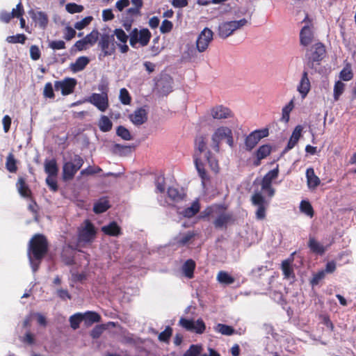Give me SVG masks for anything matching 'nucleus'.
Segmentation results:
<instances>
[{
    "label": "nucleus",
    "mask_w": 356,
    "mask_h": 356,
    "mask_svg": "<svg viewBox=\"0 0 356 356\" xmlns=\"http://www.w3.org/2000/svg\"><path fill=\"white\" fill-rule=\"evenodd\" d=\"M111 207L108 200L105 198H100L93 206V211L97 213H102Z\"/></svg>",
    "instance_id": "30"
},
{
    "label": "nucleus",
    "mask_w": 356,
    "mask_h": 356,
    "mask_svg": "<svg viewBox=\"0 0 356 356\" xmlns=\"http://www.w3.org/2000/svg\"><path fill=\"white\" fill-rule=\"evenodd\" d=\"M202 351V346L199 345H191L184 353L183 356H199Z\"/></svg>",
    "instance_id": "54"
},
{
    "label": "nucleus",
    "mask_w": 356,
    "mask_h": 356,
    "mask_svg": "<svg viewBox=\"0 0 356 356\" xmlns=\"http://www.w3.org/2000/svg\"><path fill=\"white\" fill-rule=\"evenodd\" d=\"M211 114L214 119L217 120L232 117V113L230 109L222 105L212 108L211 110Z\"/></svg>",
    "instance_id": "19"
},
{
    "label": "nucleus",
    "mask_w": 356,
    "mask_h": 356,
    "mask_svg": "<svg viewBox=\"0 0 356 356\" xmlns=\"http://www.w3.org/2000/svg\"><path fill=\"white\" fill-rule=\"evenodd\" d=\"M302 22H305L307 24L302 28L300 32V43L304 47H307L313 41V25L312 21L309 19L308 15L305 16Z\"/></svg>",
    "instance_id": "11"
},
{
    "label": "nucleus",
    "mask_w": 356,
    "mask_h": 356,
    "mask_svg": "<svg viewBox=\"0 0 356 356\" xmlns=\"http://www.w3.org/2000/svg\"><path fill=\"white\" fill-rule=\"evenodd\" d=\"M300 210L307 216L312 218L314 215V209L311 203L307 200H302L300 204Z\"/></svg>",
    "instance_id": "39"
},
{
    "label": "nucleus",
    "mask_w": 356,
    "mask_h": 356,
    "mask_svg": "<svg viewBox=\"0 0 356 356\" xmlns=\"http://www.w3.org/2000/svg\"><path fill=\"white\" fill-rule=\"evenodd\" d=\"M116 134L118 136L125 140H130L132 138L129 131L122 125L118 127Z\"/></svg>",
    "instance_id": "49"
},
{
    "label": "nucleus",
    "mask_w": 356,
    "mask_h": 356,
    "mask_svg": "<svg viewBox=\"0 0 356 356\" xmlns=\"http://www.w3.org/2000/svg\"><path fill=\"white\" fill-rule=\"evenodd\" d=\"M215 217L213 225L216 229H227L236 221L235 215L228 211V205L225 203L213 204L207 207L202 213V218Z\"/></svg>",
    "instance_id": "1"
},
{
    "label": "nucleus",
    "mask_w": 356,
    "mask_h": 356,
    "mask_svg": "<svg viewBox=\"0 0 356 356\" xmlns=\"http://www.w3.org/2000/svg\"><path fill=\"white\" fill-rule=\"evenodd\" d=\"M195 234L191 232H188L185 234H180L175 238L176 243L180 246L185 245L194 237Z\"/></svg>",
    "instance_id": "40"
},
{
    "label": "nucleus",
    "mask_w": 356,
    "mask_h": 356,
    "mask_svg": "<svg viewBox=\"0 0 356 356\" xmlns=\"http://www.w3.org/2000/svg\"><path fill=\"white\" fill-rule=\"evenodd\" d=\"M131 122L136 126H140L147 120V112L144 108H138L129 116Z\"/></svg>",
    "instance_id": "17"
},
{
    "label": "nucleus",
    "mask_w": 356,
    "mask_h": 356,
    "mask_svg": "<svg viewBox=\"0 0 356 356\" xmlns=\"http://www.w3.org/2000/svg\"><path fill=\"white\" fill-rule=\"evenodd\" d=\"M138 37V30L134 28L129 34V44L132 47H136V44L139 43Z\"/></svg>",
    "instance_id": "59"
},
{
    "label": "nucleus",
    "mask_w": 356,
    "mask_h": 356,
    "mask_svg": "<svg viewBox=\"0 0 356 356\" xmlns=\"http://www.w3.org/2000/svg\"><path fill=\"white\" fill-rule=\"evenodd\" d=\"M66 10L71 14L79 13L83 10V6L75 3H69L65 6Z\"/></svg>",
    "instance_id": "55"
},
{
    "label": "nucleus",
    "mask_w": 356,
    "mask_h": 356,
    "mask_svg": "<svg viewBox=\"0 0 356 356\" xmlns=\"http://www.w3.org/2000/svg\"><path fill=\"white\" fill-rule=\"evenodd\" d=\"M311 89V83L308 77V72L304 70L299 84L298 86V91L301 95L302 99H305Z\"/></svg>",
    "instance_id": "18"
},
{
    "label": "nucleus",
    "mask_w": 356,
    "mask_h": 356,
    "mask_svg": "<svg viewBox=\"0 0 356 356\" xmlns=\"http://www.w3.org/2000/svg\"><path fill=\"white\" fill-rule=\"evenodd\" d=\"M293 100H291L288 104H286L283 108H282V120L284 122H288L289 120V114L293 108Z\"/></svg>",
    "instance_id": "48"
},
{
    "label": "nucleus",
    "mask_w": 356,
    "mask_h": 356,
    "mask_svg": "<svg viewBox=\"0 0 356 356\" xmlns=\"http://www.w3.org/2000/svg\"><path fill=\"white\" fill-rule=\"evenodd\" d=\"M223 140H226L230 147L234 146L232 131L227 127L218 128L212 135L211 146L216 153L220 152V143Z\"/></svg>",
    "instance_id": "5"
},
{
    "label": "nucleus",
    "mask_w": 356,
    "mask_h": 356,
    "mask_svg": "<svg viewBox=\"0 0 356 356\" xmlns=\"http://www.w3.org/2000/svg\"><path fill=\"white\" fill-rule=\"evenodd\" d=\"M83 163V158L78 154H75L72 161L64 163L62 172L63 179L64 181L72 180Z\"/></svg>",
    "instance_id": "6"
},
{
    "label": "nucleus",
    "mask_w": 356,
    "mask_h": 356,
    "mask_svg": "<svg viewBox=\"0 0 356 356\" xmlns=\"http://www.w3.org/2000/svg\"><path fill=\"white\" fill-rule=\"evenodd\" d=\"M83 321L86 324L91 325L94 323H99L101 321V316L95 312H86L82 314Z\"/></svg>",
    "instance_id": "33"
},
{
    "label": "nucleus",
    "mask_w": 356,
    "mask_h": 356,
    "mask_svg": "<svg viewBox=\"0 0 356 356\" xmlns=\"http://www.w3.org/2000/svg\"><path fill=\"white\" fill-rule=\"evenodd\" d=\"M98 126L102 131L107 132L111 130L113 123L107 116L102 115L99 120Z\"/></svg>",
    "instance_id": "36"
},
{
    "label": "nucleus",
    "mask_w": 356,
    "mask_h": 356,
    "mask_svg": "<svg viewBox=\"0 0 356 356\" xmlns=\"http://www.w3.org/2000/svg\"><path fill=\"white\" fill-rule=\"evenodd\" d=\"M120 100L121 103L124 105H129L131 102V97L129 91L123 88L120 90Z\"/></svg>",
    "instance_id": "51"
},
{
    "label": "nucleus",
    "mask_w": 356,
    "mask_h": 356,
    "mask_svg": "<svg viewBox=\"0 0 356 356\" xmlns=\"http://www.w3.org/2000/svg\"><path fill=\"white\" fill-rule=\"evenodd\" d=\"M99 33L97 29H93L90 33L86 35L83 39L90 46H93L99 39Z\"/></svg>",
    "instance_id": "45"
},
{
    "label": "nucleus",
    "mask_w": 356,
    "mask_h": 356,
    "mask_svg": "<svg viewBox=\"0 0 356 356\" xmlns=\"http://www.w3.org/2000/svg\"><path fill=\"white\" fill-rule=\"evenodd\" d=\"M43 95L49 99H54L55 97V94L54 92V89L51 83L48 82L44 85Z\"/></svg>",
    "instance_id": "60"
},
{
    "label": "nucleus",
    "mask_w": 356,
    "mask_h": 356,
    "mask_svg": "<svg viewBox=\"0 0 356 356\" xmlns=\"http://www.w3.org/2000/svg\"><path fill=\"white\" fill-rule=\"evenodd\" d=\"M28 252L31 259L40 262L48 252L47 238L41 234L33 235L29 241Z\"/></svg>",
    "instance_id": "3"
},
{
    "label": "nucleus",
    "mask_w": 356,
    "mask_h": 356,
    "mask_svg": "<svg viewBox=\"0 0 356 356\" xmlns=\"http://www.w3.org/2000/svg\"><path fill=\"white\" fill-rule=\"evenodd\" d=\"M207 138L203 135L197 136L195 139V154L193 156L194 163L203 184H204L205 181H209L210 179V177L204 168V165L200 158V154L207 150Z\"/></svg>",
    "instance_id": "2"
},
{
    "label": "nucleus",
    "mask_w": 356,
    "mask_h": 356,
    "mask_svg": "<svg viewBox=\"0 0 356 356\" xmlns=\"http://www.w3.org/2000/svg\"><path fill=\"white\" fill-rule=\"evenodd\" d=\"M325 277V272L322 270L313 275L312 279L310 281V284L312 286H316L323 280Z\"/></svg>",
    "instance_id": "58"
},
{
    "label": "nucleus",
    "mask_w": 356,
    "mask_h": 356,
    "mask_svg": "<svg viewBox=\"0 0 356 356\" xmlns=\"http://www.w3.org/2000/svg\"><path fill=\"white\" fill-rule=\"evenodd\" d=\"M279 175V166L277 165L276 168L268 172L262 179L261 188H270L272 185V181L275 179Z\"/></svg>",
    "instance_id": "23"
},
{
    "label": "nucleus",
    "mask_w": 356,
    "mask_h": 356,
    "mask_svg": "<svg viewBox=\"0 0 356 356\" xmlns=\"http://www.w3.org/2000/svg\"><path fill=\"white\" fill-rule=\"evenodd\" d=\"M269 134L268 129L264 128L262 129L255 130L251 132L245 140V145L247 150H252L259 142V140Z\"/></svg>",
    "instance_id": "12"
},
{
    "label": "nucleus",
    "mask_w": 356,
    "mask_h": 356,
    "mask_svg": "<svg viewBox=\"0 0 356 356\" xmlns=\"http://www.w3.org/2000/svg\"><path fill=\"white\" fill-rule=\"evenodd\" d=\"M312 54L309 58V62L312 63L314 62L321 61L326 53L325 47L321 42H318L314 44L311 49Z\"/></svg>",
    "instance_id": "16"
},
{
    "label": "nucleus",
    "mask_w": 356,
    "mask_h": 356,
    "mask_svg": "<svg viewBox=\"0 0 356 356\" xmlns=\"http://www.w3.org/2000/svg\"><path fill=\"white\" fill-rule=\"evenodd\" d=\"M97 230L90 220H85L83 225L77 230V243L81 247L94 242Z\"/></svg>",
    "instance_id": "4"
},
{
    "label": "nucleus",
    "mask_w": 356,
    "mask_h": 356,
    "mask_svg": "<svg viewBox=\"0 0 356 356\" xmlns=\"http://www.w3.org/2000/svg\"><path fill=\"white\" fill-rule=\"evenodd\" d=\"M213 31L207 27L201 31L196 41V47L200 52H203L208 48L209 43L213 40Z\"/></svg>",
    "instance_id": "14"
},
{
    "label": "nucleus",
    "mask_w": 356,
    "mask_h": 356,
    "mask_svg": "<svg viewBox=\"0 0 356 356\" xmlns=\"http://www.w3.org/2000/svg\"><path fill=\"white\" fill-rule=\"evenodd\" d=\"M252 204L257 207L255 212L256 218L261 220L266 218V211L268 206V202L260 193H255L251 197Z\"/></svg>",
    "instance_id": "9"
},
{
    "label": "nucleus",
    "mask_w": 356,
    "mask_h": 356,
    "mask_svg": "<svg viewBox=\"0 0 356 356\" xmlns=\"http://www.w3.org/2000/svg\"><path fill=\"white\" fill-rule=\"evenodd\" d=\"M92 19L93 18L91 16H88V17H84L81 21L77 22L74 24V29H76L77 30L83 29L85 27H86L88 25H89L90 24Z\"/></svg>",
    "instance_id": "57"
},
{
    "label": "nucleus",
    "mask_w": 356,
    "mask_h": 356,
    "mask_svg": "<svg viewBox=\"0 0 356 356\" xmlns=\"http://www.w3.org/2000/svg\"><path fill=\"white\" fill-rule=\"evenodd\" d=\"M77 81L74 78H65L61 81L54 82V88L56 90H60L63 96L72 94L76 86Z\"/></svg>",
    "instance_id": "13"
},
{
    "label": "nucleus",
    "mask_w": 356,
    "mask_h": 356,
    "mask_svg": "<svg viewBox=\"0 0 356 356\" xmlns=\"http://www.w3.org/2000/svg\"><path fill=\"white\" fill-rule=\"evenodd\" d=\"M16 186L21 196L32 200V192L28 184L26 183L24 178L22 177H19Z\"/></svg>",
    "instance_id": "22"
},
{
    "label": "nucleus",
    "mask_w": 356,
    "mask_h": 356,
    "mask_svg": "<svg viewBox=\"0 0 356 356\" xmlns=\"http://www.w3.org/2000/svg\"><path fill=\"white\" fill-rule=\"evenodd\" d=\"M102 231L106 235L111 236H118L122 234V229L115 221H112L108 225L103 226Z\"/></svg>",
    "instance_id": "24"
},
{
    "label": "nucleus",
    "mask_w": 356,
    "mask_h": 356,
    "mask_svg": "<svg viewBox=\"0 0 356 356\" xmlns=\"http://www.w3.org/2000/svg\"><path fill=\"white\" fill-rule=\"evenodd\" d=\"M155 184L156 191L159 193H163L165 189V182L163 176H159L156 178Z\"/></svg>",
    "instance_id": "61"
},
{
    "label": "nucleus",
    "mask_w": 356,
    "mask_h": 356,
    "mask_svg": "<svg viewBox=\"0 0 356 356\" xmlns=\"http://www.w3.org/2000/svg\"><path fill=\"white\" fill-rule=\"evenodd\" d=\"M248 23V20L245 18L238 21L223 22L218 26V34L220 38L225 39L231 35L236 30L242 28Z\"/></svg>",
    "instance_id": "8"
},
{
    "label": "nucleus",
    "mask_w": 356,
    "mask_h": 356,
    "mask_svg": "<svg viewBox=\"0 0 356 356\" xmlns=\"http://www.w3.org/2000/svg\"><path fill=\"white\" fill-rule=\"evenodd\" d=\"M345 90V84L341 81H337L335 82L334 86L333 97L334 101H338L340 96L343 94Z\"/></svg>",
    "instance_id": "43"
},
{
    "label": "nucleus",
    "mask_w": 356,
    "mask_h": 356,
    "mask_svg": "<svg viewBox=\"0 0 356 356\" xmlns=\"http://www.w3.org/2000/svg\"><path fill=\"white\" fill-rule=\"evenodd\" d=\"M194 323L195 321L193 320L181 317L179 319V325L184 327L186 330L192 332L194 330Z\"/></svg>",
    "instance_id": "53"
},
{
    "label": "nucleus",
    "mask_w": 356,
    "mask_h": 356,
    "mask_svg": "<svg viewBox=\"0 0 356 356\" xmlns=\"http://www.w3.org/2000/svg\"><path fill=\"white\" fill-rule=\"evenodd\" d=\"M271 152V146L269 145H263L259 147L256 152V156H259V159H266Z\"/></svg>",
    "instance_id": "44"
},
{
    "label": "nucleus",
    "mask_w": 356,
    "mask_h": 356,
    "mask_svg": "<svg viewBox=\"0 0 356 356\" xmlns=\"http://www.w3.org/2000/svg\"><path fill=\"white\" fill-rule=\"evenodd\" d=\"M6 168L10 172L14 173L17 170V161L15 159V156L13 153H9L6 162Z\"/></svg>",
    "instance_id": "38"
},
{
    "label": "nucleus",
    "mask_w": 356,
    "mask_h": 356,
    "mask_svg": "<svg viewBox=\"0 0 356 356\" xmlns=\"http://www.w3.org/2000/svg\"><path fill=\"white\" fill-rule=\"evenodd\" d=\"M29 14L33 20L42 29H45L48 24L47 15L42 11L31 10Z\"/></svg>",
    "instance_id": "21"
},
{
    "label": "nucleus",
    "mask_w": 356,
    "mask_h": 356,
    "mask_svg": "<svg viewBox=\"0 0 356 356\" xmlns=\"http://www.w3.org/2000/svg\"><path fill=\"white\" fill-rule=\"evenodd\" d=\"M168 197L174 202H179L183 200L185 197V194L180 192L179 189L174 187H169L168 188Z\"/></svg>",
    "instance_id": "32"
},
{
    "label": "nucleus",
    "mask_w": 356,
    "mask_h": 356,
    "mask_svg": "<svg viewBox=\"0 0 356 356\" xmlns=\"http://www.w3.org/2000/svg\"><path fill=\"white\" fill-rule=\"evenodd\" d=\"M56 177L53 176H47L46 178V183L53 192H56L58 189L57 181L56 179Z\"/></svg>",
    "instance_id": "62"
},
{
    "label": "nucleus",
    "mask_w": 356,
    "mask_h": 356,
    "mask_svg": "<svg viewBox=\"0 0 356 356\" xmlns=\"http://www.w3.org/2000/svg\"><path fill=\"white\" fill-rule=\"evenodd\" d=\"M308 247L312 252L316 254L322 255L325 252L323 245L317 241L314 237H309Z\"/></svg>",
    "instance_id": "27"
},
{
    "label": "nucleus",
    "mask_w": 356,
    "mask_h": 356,
    "mask_svg": "<svg viewBox=\"0 0 356 356\" xmlns=\"http://www.w3.org/2000/svg\"><path fill=\"white\" fill-rule=\"evenodd\" d=\"M90 60L86 56L79 57L74 63L70 65V68L74 72L82 71L89 63Z\"/></svg>",
    "instance_id": "29"
},
{
    "label": "nucleus",
    "mask_w": 356,
    "mask_h": 356,
    "mask_svg": "<svg viewBox=\"0 0 356 356\" xmlns=\"http://www.w3.org/2000/svg\"><path fill=\"white\" fill-rule=\"evenodd\" d=\"M217 280L223 284L230 285L233 284L235 279L225 271H220L217 275Z\"/></svg>",
    "instance_id": "37"
},
{
    "label": "nucleus",
    "mask_w": 356,
    "mask_h": 356,
    "mask_svg": "<svg viewBox=\"0 0 356 356\" xmlns=\"http://www.w3.org/2000/svg\"><path fill=\"white\" fill-rule=\"evenodd\" d=\"M116 46L114 35L104 33L100 35L98 47L101 49V55L104 57L113 55L115 53Z\"/></svg>",
    "instance_id": "7"
},
{
    "label": "nucleus",
    "mask_w": 356,
    "mask_h": 356,
    "mask_svg": "<svg viewBox=\"0 0 356 356\" xmlns=\"http://www.w3.org/2000/svg\"><path fill=\"white\" fill-rule=\"evenodd\" d=\"M302 131V127L300 125H298L295 127L293 133L288 141L286 146L283 150V153L285 154L290 149H293L295 145L298 143Z\"/></svg>",
    "instance_id": "20"
},
{
    "label": "nucleus",
    "mask_w": 356,
    "mask_h": 356,
    "mask_svg": "<svg viewBox=\"0 0 356 356\" xmlns=\"http://www.w3.org/2000/svg\"><path fill=\"white\" fill-rule=\"evenodd\" d=\"M111 35L115 36L119 42H115V44L118 47L120 51L122 54H126L129 51V48L127 44L129 39L128 35L122 29H115Z\"/></svg>",
    "instance_id": "15"
},
{
    "label": "nucleus",
    "mask_w": 356,
    "mask_h": 356,
    "mask_svg": "<svg viewBox=\"0 0 356 356\" xmlns=\"http://www.w3.org/2000/svg\"><path fill=\"white\" fill-rule=\"evenodd\" d=\"M44 172L48 176L57 177L58 172V167L55 159L51 160H45Z\"/></svg>",
    "instance_id": "28"
},
{
    "label": "nucleus",
    "mask_w": 356,
    "mask_h": 356,
    "mask_svg": "<svg viewBox=\"0 0 356 356\" xmlns=\"http://www.w3.org/2000/svg\"><path fill=\"white\" fill-rule=\"evenodd\" d=\"M339 77L342 81H348L353 78V73L350 64L348 63L340 72Z\"/></svg>",
    "instance_id": "42"
},
{
    "label": "nucleus",
    "mask_w": 356,
    "mask_h": 356,
    "mask_svg": "<svg viewBox=\"0 0 356 356\" xmlns=\"http://www.w3.org/2000/svg\"><path fill=\"white\" fill-rule=\"evenodd\" d=\"M83 321V315L81 313L75 314L70 317V326L73 330L79 327L80 323Z\"/></svg>",
    "instance_id": "46"
},
{
    "label": "nucleus",
    "mask_w": 356,
    "mask_h": 356,
    "mask_svg": "<svg viewBox=\"0 0 356 356\" xmlns=\"http://www.w3.org/2000/svg\"><path fill=\"white\" fill-rule=\"evenodd\" d=\"M217 330L224 335L230 336L234 333V329L229 325L219 323L217 325Z\"/></svg>",
    "instance_id": "52"
},
{
    "label": "nucleus",
    "mask_w": 356,
    "mask_h": 356,
    "mask_svg": "<svg viewBox=\"0 0 356 356\" xmlns=\"http://www.w3.org/2000/svg\"><path fill=\"white\" fill-rule=\"evenodd\" d=\"M195 266V262L193 259L186 260L182 266L184 275L189 279H192L194 277Z\"/></svg>",
    "instance_id": "31"
},
{
    "label": "nucleus",
    "mask_w": 356,
    "mask_h": 356,
    "mask_svg": "<svg viewBox=\"0 0 356 356\" xmlns=\"http://www.w3.org/2000/svg\"><path fill=\"white\" fill-rule=\"evenodd\" d=\"M26 40V36L23 33H18L15 35H10L6 38V41L8 43L15 44L21 43L24 44Z\"/></svg>",
    "instance_id": "47"
},
{
    "label": "nucleus",
    "mask_w": 356,
    "mask_h": 356,
    "mask_svg": "<svg viewBox=\"0 0 356 356\" xmlns=\"http://www.w3.org/2000/svg\"><path fill=\"white\" fill-rule=\"evenodd\" d=\"M172 334V329L170 326H167L165 329L159 335V340L162 342L168 343Z\"/></svg>",
    "instance_id": "50"
},
{
    "label": "nucleus",
    "mask_w": 356,
    "mask_h": 356,
    "mask_svg": "<svg viewBox=\"0 0 356 356\" xmlns=\"http://www.w3.org/2000/svg\"><path fill=\"white\" fill-rule=\"evenodd\" d=\"M307 182L309 188L314 189L321 183V180L315 174L314 170L312 168H309L306 171Z\"/></svg>",
    "instance_id": "25"
},
{
    "label": "nucleus",
    "mask_w": 356,
    "mask_h": 356,
    "mask_svg": "<svg viewBox=\"0 0 356 356\" xmlns=\"http://www.w3.org/2000/svg\"><path fill=\"white\" fill-rule=\"evenodd\" d=\"M86 101L94 105L99 111L104 112L109 106L107 92L102 91V93H92L88 97Z\"/></svg>",
    "instance_id": "10"
},
{
    "label": "nucleus",
    "mask_w": 356,
    "mask_h": 356,
    "mask_svg": "<svg viewBox=\"0 0 356 356\" xmlns=\"http://www.w3.org/2000/svg\"><path fill=\"white\" fill-rule=\"evenodd\" d=\"M206 159L209 165L210 168L215 173H218L219 172V164L218 161L213 156L211 151L207 150L205 154Z\"/></svg>",
    "instance_id": "34"
},
{
    "label": "nucleus",
    "mask_w": 356,
    "mask_h": 356,
    "mask_svg": "<svg viewBox=\"0 0 356 356\" xmlns=\"http://www.w3.org/2000/svg\"><path fill=\"white\" fill-rule=\"evenodd\" d=\"M24 14V6L21 1H19L15 8H13L12 11L10 12V16L13 18H18L23 16Z\"/></svg>",
    "instance_id": "56"
},
{
    "label": "nucleus",
    "mask_w": 356,
    "mask_h": 356,
    "mask_svg": "<svg viewBox=\"0 0 356 356\" xmlns=\"http://www.w3.org/2000/svg\"><path fill=\"white\" fill-rule=\"evenodd\" d=\"M104 329L105 327L104 325H96L90 332L91 337L92 339H98L103 333Z\"/></svg>",
    "instance_id": "64"
},
{
    "label": "nucleus",
    "mask_w": 356,
    "mask_h": 356,
    "mask_svg": "<svg viewBox=\"0 0 356 356\" xmlns=\"http://www.w3.org/2000/svg\"><path fill=\"white\" fill-rule=\"evenodd\" d=\"M291 261L289 259L284 260L282 262V270L285 278H290L294 277L293 270L291 266Z\"/></svg>",
    "instance_id": "41"
},
{
    "label": "nucleus",
    "mask_w": 356,
    "mask_h": 356,
    "mask_svg": "<svg viewBox=\"0 0 356 356\" xmlns=\"http://www.w3.org/2000/svg\"><path fill=\"white\" fill-rule=\"evenodd\" d=\"M200 204L197 200L193 202L191 207L184 209L181 212H180V214L185 218H191L195 216L200 211Z\"/></svg>",
    "instance_id": "26"
},
{
    "label": "nucleus",
    "mask_w": 356,
    "mask_h": 356,
    "mask_svg": "<svg viewBox=\"0 0 356 356\" xmlns=\"http://www.w3.org/2000/svg\"><path fill=\"white\" fill-rule=\"evenodd\" d=\"M206 329V325L202 319H197L196 322L194 323V330L193 332H195L197 334H202Z\"/></svg>",
    "instance_id": "63"
},
{
    "label": "nucleus",
    "mask_w": 356,
    "mask_h": 356,
    "mask_svg": "<svg viewBox=\"0 0 356 356\" xmlns=\"http://www.w3.org/2000/svg\"><path fill=\"white\" fill-rule=\"evenodd\" d=\"M138 40L142 47L147 46L152 37L150 31L147 29H142L138 31Z\"/></svg>",
    "instance_id": "35"
}]
</instances>
